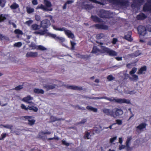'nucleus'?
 I'll use <instances>...</instances> for the list:
<instances>
[{
	"mask_svg": "<svg viewBox=\"0 0 151 151\" xmlns=\"http://www.w3.org/2000/svg\"><path fill=\"white\" fill-rule=\"evenodd\" d=\"M33 99V98L30 95H28L26 97H24L22 99V101L30 104H33L32 101H29L30 100Z\"/></svg>",
	"mask_w": 151,
	"mask_h": 151,
	"instance_id": "9b49d317",
	"label": "nucleus"
},
{
	"mask_svg": "<svg viewBox=\"0 0 151 151\" xmlns=\"http://www.w3.org/2000/svg\"><path fill=\"white\" fill-rule=\"evenodd\" d=\"M33 21L31 20L27 21L25 23L29 26H30V25L33 23Z\"/></svg>",
	"mask_w": 151,
	"mask_h": 151,
	"instance_id": "4d7b16f0",
	"label": "nucleus"
},
{
	"mask_svg": "<svg viewBox=\"0 0 151 151\" xmlns=\"http://www.w3.org/2000/svg\"><path fill=\"white\" fill-rule=\"evenodd\" d=\"M132 76L133 77L132 78H130L129 79L130 80H134L137 81L138 79V76H137L136 75H132Z\"/></svg>",
	"mask_w": 151,
	"mask_h": 151,
	"instance_id": "37998d69",
	"label": "nucleus"
},
{
	"mask_svg": "<svg viewBox=\"0 0 151 151\" xmlns=\"http://www.w3.org/2000/svg\"><path fill=\"white\" fill-rule=\"evenodd\" d=\"M36 9H41L45 11H51L52 10V8L48 9L42 4H41L40 5L38 6L36 8Z\"/></svg>",
	"mask_w": 151,
	"mask_h": 151,
	"instance_id": "dca6fc26",
	"label": "nucleus"
},
{
	"mask_svg": "<svg viewBox=\"0 0 151 151\" xmlns=\"http://www.w3.org/2000/svg\"><path fill=\"white\" fill-rule=\"evenodd\" d=\"M38 53L37 52H28L26 54L27 57L35 58L37 56Z\"/></svg>",
	"mask_w": 151,
	"mask_h": 151,
	"instance_id": "2eb2a0df",
	"label": "nucleus"
},
{
	"mask_svg": "<svg viewBox=\"0 0 151 151\" xmlns=\"http://www.w3.org/2000/svg\"><path fill=\"white\" fill-rule=\"evenodd\" d=\"M93 108V107L90 106H88L86 107V108L87 109L90 111H92Z\"/></svg>",
	"mask_w": 151,
	"mask_h": 151,
	"instance_id": "774afa93",
	"label": "nucleus"
},
{
	"mask_svg": "<svg viewBox=\"0 0 151 151\" xmlns=\"http://www.w3.org/2000/svg\"><path fill=\"white\" fill-rule=\"evenodd\" d=\"M111 3L114 4H117L118 3L119 0H109Z\"/></svg>",
	"mask_w": 151,
	"mask_h": 151,
	"instance_id": "3c124183",
	"label": "nucleus"
},
{
	"mask_svg": "<svg viewBox=\"0 0 151 151\" xmlns=\"http://www.w3.org/2000/svg\"><path fill=\"white\" fill-rule=\"evenodd\" d=\"M50 120L52 122H54L56 121L60 120L59 119H57V118L54 116H51L50 117Z\"/></svg>",
	"mask_w": 151,
	"mask_h": 151,
	"instance_id": "49530a36",
	"label": "nucleus"
},
{
	"mask_svg": "<svg viewBox=\"0 0 151 151\" xmlns=\"http://www.w3.org/2000/svg\"><path fill=\"white\" fill-rule=\"evenodd\" d=\"M147 70V67L146 66L142 67L138 70L137 74H141L143 73V72Z\"/></svg>",
	"mask_w": 151,
	"mask_h": 151,
	"instance_id": "b1692460",
	"label": "nucleus"
},
{
	"mask_svg": "<svg viewBox=\"0 0 151 151\" xmlns=\"http://www.w3.org/2000/svg\"><path fill=\"white\" fill-rule=\"evenodd\" d=\"M147 125V124L145 123H142L137 127L136 129H137L141 130L145 128Z\"/></svg>",
	"mask_w": 151,
	"mask_h": 151,
	"instance_id": "4be33fe9",
	"label": "nucleus"
},
{
	"mask_svg": "<svg viewBox=\"0 0 151 151\" xmlns=\"http://www.w3.org/2000/svg\"><path fill=\"white\" fill-rule=\"evenodd\" d=\"M104 36V35L103 33L98 34L96 35V38L98 39H100Z\"/></svg>",
	"mask_w": 151,
	"mask_h": 151,
	"instance_id": "c03bdc74",
	"label": "nucleus"
},
{
	"mask_svg": "<svg viewBox=\"0 0 151 151\" xmlns=\"http://www.w3.org/2000/svg\"><path fill=\"white\" fill-rule=\"evenodd\" d=\"M28 109L30 110H32L35 112H37L38 110V109L37 107L33 106H28L27 107V110Z\"/></svg>",
	"mask_w": 151,
	"mask_h": 151,
	"instance_id": "c756f323",
	"label": "nucleus"
},
{
	"mask_svg": "<svg viewBox=\"0 0 151 151\" xmlns=\"http://www.w3.org/2000/svg\"><path fill=\"white\" fill-rule=\"evenodd\" d=\"M114 79V77L111 75H109L107 77V79L109 81H111L113 80Z\"/></svg>",
	"mask_w": 151,
	"mask_h": 151,
	"instance_id": "8fccbe9b",
	"label": "nucleus"
},
{
	"mask_svg": "<svg viewBox=\"0 0 151 151\" xmlns=\"http://www.w3.org/2000/svg\"><path fill=\"white\" fill-rule=\"evenodd\" d=\"M37 50H40L44 51L47 50V48L41 45H40L37 46Z\"/></svg>",
	"mask_w": 151,
	"mask_h": 151,
	"instance_id": "4c0bfd02",
	"label": "nucleus"
},
{
	"mask_svg": "<svg viewBox=\"0 0 151 151\" xmlns=\"http://www.w3.org/2000/svg\"><path fill=\"white\" fill-rule=\"evenodd\" d=\"M49 35L50 37H51L52 38L55 39V40L57 37V36H56V35L55 34H52L50 33L49 34Z\"/></svg>",
	"mask_w": 151,
	"mask_h": 151,
	"instance_id": "5fc2aeb1",
	"label": "nucleus"
},
{
	"mask_svg": "<svg viewBox=\"0 0 151 151\" xmlns=\"http://www.w3.org/2000/svg\"><path fill=\"white\" fill-rule=\"evenodd\" d=\"M34 92L37 94H43L44 93V91L42 89L35 88L33 89Z\"/></svg>",
	"mask_w": 151,
	"mask_h": 151,
	"instance_id": "bb28decb",
	"label": "nucleus"
},
{
	"mask_svg": "<svg viewBox=\"0 0 151 151\" xmlns=\"http://www.w3.org/2000/svg\"><path fill=\"white\" fill-rule=\"evenodd\" d=\"M67 88L75 90L81 91L82 90V87H78L76 86L73 85H64Z\"/></svg>",
	"mask_w": 151,
	"mask_h": 151,
	"instance_id": "9d476101",
	"label": "nucleus"
},
{
	"mask_svg": "<svg viewBox=\"0 0 151 151\" xmlns=\"http://www.w3.org/2000/svg\"><path fill=\"white\" fill-rule=\"evenodd\" d=\"M50 21L47 19H44L41 22V27L44 29H47L50 25Z\"/></svg>",
	"mask_w": 151,
	"mask_h": 151,
	"instance_id": "423d86ee",
	"label": "nucleus"
},
{
	"mask_svg": "<svg viewBox=\"0 0 151 151\" xmlns=\"http://www.w3.org/2000/svg\"><path fill=\"white\" fill-rule=\"evenodd\" d=\"M81 56L82 57V59H83L85 60H86L88 59L89 58L91 57V55H82Z\"/></svg>",
	"mask_w": 151,
	"mask_h": 151,
	"instance_id": "c9c22d12",
	"label": "nucleus"
},
{
	"mask_svg": "<svg viewBox=\"0 0 151 151\" xmlns=\"http://www.w3.org/2000/svg\"><path fill=\"white\" fill-rule=\"evenodd\" d=\"M118 40L117 38H114L113 39L112 41V43L113 44H116V42H117Z\"/></svg>",
	"mask_w": 151,
	"mask_h": 151,
	"instance_id": "0e129e2a",
	"label": "nucleus"
},
{
	"mask_svg": "<svg viewBox=\"0 0 151 151\" xmlns=\"http://www.w3.org/2000/svg\"><path fill=\"white\" fill-rule=\"evenodd\" d=\"M124 38L129 41H132V39L131 38V32H128L127 34L125 35Z\"/></svg>",
	"mask_w": 151,
	"mask_h": 151,
	"instance_id": "aec40b11",
	"label": "nucleus"
},
{
	"mask_svg": "<svg viewBox=\"0 0 151 151\" xmlns=\"http://www.w3.org/2000/svg\"><path fill=\"white\" fill-rule=\"evenodd\" d=\"M23 88V86L21 85H19L18 86L16 87L14 89L17 91H19L22 89Z\"/></svg>",
	"mask_w": 151,
	"mask_h": 151,
	"instance_id": "de8ad7c7",
	"label": "nucleus"
},
{
	"mask_svg": "<svg viewBox=\"0 0 151 151\" xmlns=\"http://www.w3.org/2000/svg\"><path fill=\"white\" fill-rule=\"evenodd\" d=\"M22 43L21 42H18L15 43L14 45L15 47H20L22 45Z\"/></svg>",
	"mask_w": 151,
	"mask_h": 151,
	"instance_id": "09e8293b",
	"label": "nucleus"
},
{
	"mask_svg": "<svg viewBox=\"0 0 151 151\" xmlns=\"http://www.w3.org/2000/svg\"><path fill=\"white\" fill-rule=\"evenodd\" d=\"M19 7V5L16 3H13L11 6H10V8L12 10L15 9Z\"/></svg>",
	"mask_w": 151,
	"mask_h": 151,
	"instance_id": "7c9ffc66",
	"label": "nucleus"
},
{
	"mask_svg": "<svg viewBox=\"0 0 151 151\" xmlns=\"http://www.w3.org/2000/svg\"><path fill=\"white\" fill-rule=\"evenodd\" d=\"M32 3L34 5H36L38 4L37 1V0H33Z\"/></svg>",
	"mask_w": 151,
	"mask_h": 151,
	"instance_id": "69168bd1",
	"label": "nucleus"
},
{
	"mask_svg": "<svg viewBox=\"0 0 151 151\" xmlns=\"http://www.w3.org/2000/svg\"><path fill=\"white\" fill-rule=\"evenodd\" d=\"M111 14L109 11L103 9L100 10L98 12V15L101 18L109 19L111 18Z\"/></svg>",
	"mask_w": 151,
	"mask_h": 151,
	"instance_id": "f03ea898",
	"label": "nucleus"
},
{
	"mask_svg": "<svg viewBox=\"0 0 151 151\" xmlns=\"http://www.w3.org/2000/svg\"><path fill=\"white\" fill-rule=\"evenodd\" d=\"M137 30L138 33L140 35L144 36L147 33V31L145 27L140 25L137 27Z\"/></svg>",
	"mask_w": 151,
	"mask_h": 151,
	"instance_id": "39448f33",
	"label": "nucleus"
},
{
	"mask_svg": "<svg viewBox=\"0 0 151 151\" xmlns=\"http://www.w3.org/2000/svg\"><path fill=\"white\" fill-rule=\"evenodd\" d=\"M62 143L63 145H65L67 146H68L70 145V144L69 143L67 142L65 140H63L62 141Z\"/></svg>",
	"mask_w": 151,
	"mask_h": 151,
	"instance_id": "13d9d810",
	"label": "nucleus"
},
{
	"mask_svg": "<svg viewBox=\"0 0 151 151\" xmlns=\"http://www.w3.org/2000/svg\"><path fill=\"white\" fill-rule=\"evenodd\" d=\"M101 49L104 53H106L110 56H115L117 55V53L114 50L105 46H101Z\"/></svg>",
	"mask_w": 151,
	"mask_h": 151,
	"instance_id": "7ed1b4c3",
	"label": "nucleus"
},
{
	"mask_svg": "<svg viewBox=\"0 0 151 151\" xmlns=\"http://www.w3.org/2000/svg\"><path fill=\"white\" fill-rule=\"evenodd\" d=\"M40 17L38 15H36L35 16V19L37 21H39L40 20Z\"/></svg>",
	"mask_w": 151,
	"mask_h": 151,
	"instance_id": "680f3d73",
	"label": "nucleus"
},
{
	"mask_svg": "<svg viewBox=\"0 0 151 151\" xmlns=\"http://www.w3.org/2000/svg\"><path fill=\"white\" fill-rule=\"evenodd\" d=\"M104 99L111 101H115L116 103L120 104L125 103L129 104L131 103L130 101L129 100L127 99H116L114 98H113V99H111V98H109L107 97H101V98H96V99Z\"/></svg>",
	"mask_w": 151,
	"mask_h": 151,
	"instance_id": "f257e3e1",
	"label": "nucleus"
},
{
	"mask_svg": "<svg viewBox=\"0 0 151 151\" xmlns=\"http://www.w3.org/2000/svg\"><path fill=\"white\" fill-rule=\"evenodd\" d=\"M117 137L115 136V137L111 138L110 139V142L112 143L117 139Z\"/></svg>",
	"mask_w": 151,
	"mask_h": 151,
	"instance_id": "603ef678",
	"label": "nucleus"
},
{
	"mask_svg": "<svg viewBox=\"0 0 151 151\" xmlns=\"http://www.w3.org/2000/svg\"><path fill=\"white\" fill-rule=\"evenodd\" d=\"M56 41H57L60 43L62 44L65 42V39L61 37H60L59 36H57L56 40Z\"/></svg>",
	"mask_w": 151,
	"mask_h": 151,
	"instance_id": "c85d7f7f",
	"label": "nucleus"
},
{
	"mask_svg": "<svg viewBox=\"0 0 151 151\" xmlns=\"http://www.w3.org/2000/svg\"><path fill=\"white\" fill-rule=\"evenodd\" d=\"M21 108L23 109H24L26 111L27 110V107H26V106L23 104H21Z\"/></svg>",
	"mask_w": 151,
	"mask_h": 151,
	"instance_id": "bf43d9fd",
	"label": "nucleus"
},
{
	"mask_svg": "<svg viewBox=\"0 0 151 151\" xmlns=\"http://www.w3.org/2000/svg\"><path fill=\"white\" fill-rule=\"evenodd\" d=\"M103 112L106 115L113 117L114 116V113L113 110L108 109H104L103 110Z\"/></svg>",
	"mask_w": 151,
	"mask_h": 151,
	"instance_id": "1a4fd4ad",
	"label": "nucleus"
},
{
	"mask_svg": "<svg viewBox=\"0 0 151 151\" xmlns=\"http://www.w3.org/2000/svg\"><path fill=\"white\" fill-rule=\"evenodd\" d=\"M87 120L86 119H83L81 121L79 122V124H84L86 122Z\"/></svg>",
	"mask_w": 151,
	"mask_h": 151,
	"instance_id": "e2e57ef3",
	"label": "nucleus"
},
{
	"mask_svg": "<svg viewBox=\"0 0 151 151\" xmlns=\"http://www.w3.org/2000/svg\"><path fill=\"white\" fill-rule=\"evenodd\" d=\"M132 139V137H128L126 140V147H127L126 150L127 151H129L131 150L132 148L129 146V143Z\"/></svg>",
	"mask_w": 151,
	"mask_h": 151,
	"instance_id": "a211bd4d",
	"label": "nucleus"
},
{
	"mask_svg": "<svg viewBox=\"0 0 151 151\" xmlns=\"http://www.w3.org/2000/svg\"><path fill=\"white\" fill-rule=\"evenodd\" d=\"M116 123H113V124H117L119 125H121L122 124V122L121 120L117 119L115 120Z\"/></svg>",
	"mask_w": 151,
	"mask_h": 151,
	"instance_id": "ea45409f",
	"label": "nucleus"
},
{
	"mask_svg": "<svg viewBox=\"0 0 151 151\" xmlns=\"http://www.w3.org/2000/svg\"><path fill=\"white\" fill-rule=\"evenodd\" d=\"M101 50L98 48L96 46H93L91 53L97 54L101 52Z\"/></svg>",
	"mask_w": 151,
	"mask_h": 151,
	"instance_id": "5701e85b",
	"label": "nucleus"
},
{
	"mask_svg": "<svg viewBox=\"0 0 151 151\" xmlns=\"http://www.w3.org/2000/svg\"><path fill=\"white\" fill-rule=\"evenodd\" d=\"M147 3L143 6V9L145 12H150L151 13V0H147Z\"/></svg>",
	"mask_w": 151,
	"mask_h": 151,
	"instance_id": "20e7f679",
	"label": "nucleus"
},
{
	"mask_svg": "<svg viewBox=\"0 0 151 151\" xmlns=\"http://www.w3.org/2000/svg\"><path fill=\"white\" fill-rule=\"evenodd\" d=\"M29 47H32V49H37V46H36L35 43H31Z\"/></svg>",
	"mask_w": 151,
	"mask_h": 151,
	"instance_id": "a18cd8bd",
	"label": "nucleus"
},
{
	"mask_svg": "<svg viewBox=\"0 0 151 151\" xmlns=\"http://www.w3.org/2000/svg\"><path fill=\"white\" fill-rule=\"evenodd\" d=\"M91 19L95 22H100L101 19L100 18L96 16L92 15Z\"/></svg>",
	"mask_w": 151,
	"mask_h": 151,
	"instance_id": "a878e982",
	"label": "nucleus"
},
{
	"mask_svg": "<svg viewBox=\"0 0 151 151\" xmlns=\"http://www.w3.org/2000/svg\"><path fill=\"white\" fill-rule=\"evenodd\" d=\"M95 27L97 29L107 30L108 29V27L105 25L101 24H97L95 25Z\"/></svg>",
	"mask_w": 151,
	"mask_h": 151,
	"instance_id": "f8f14e48",
	"label": "nucleus"
},
{
	"mask_svg": "<svg viewBox=\"0 0 151 151\" xmlns=\"http://www.w3.org/2000/svg\"><path fill=\"white\" fill-rule=\"evenodd\" d=\"M14 33L16 34L22 35L23 34L22 32L19 29H16L14 30Z\"/></svg>",
	"mask_w": 151,
	"mask_h": 151,
	"instance_id": "79ce46f5",
	"label": "nucleus"
},
{
	"mask_svg": "<svg viewBox=\"0 0 151 151\" xmlns=\"http://www.w3.org/2000/svg\"><path fill=\"white\" fill-rule=\"evenodd\" d=\"M53 28L54 29L56 30L59 31H64L65 33L67 31V29H66L65 27L58 28L55 26H53Z\"/></svg>",
	"mask_w": 151,
	"mask_h": 151,
	"instance_id": "cd10ccee",
	"label": "nucleus"
},
{
	"mask_svg": "<svg viewBox=\"0 0 151 151\" xmlns=\"http://www.w3.org/2000/svg\"><path fill=\"white\" fill-rule=\"evenodd\" d=\"M27 12L28 14H31L34 12V9L29 7H27L26 8Z\"/></svg>",
	"mask_w": 151,
	"mask_h": 151,
	"instance_id": "f704fd0d",
	"label": "nucleus"
},
{
	"mask_svg": "<svg viewBox=\"0 0 151 151\" xmlns=\"http://www.w3.org/2000/svg\"><path fill=\"white\" fill-rule=\"evenodd\" d=\"M147 17L144 13H141L137 16V19L138 20H143L145 19Z\"/></svg>",
	"mask_w": 151,
	"mask_h": 151,
	"instance_id": "f3484780",
	"label": "nucleus"
},
{
	"mask_svg": "<svg viewBox=\"0 0 151 151\" xmlns=\"http://www.w3.org/2000/svg\"><path fill=\"white\" fill-rule=\"evenodd\" d=\"M70 44L71 46V49L73 50H74L76 43L74 42L70 41Z\"/></svg>",
	"mask_w": 151,
	"mask_h": 151,
	"instance_id": "6e6d98bb",
	"label": "nucleus"
},
{
	"mask_svg": "<svg viewBox=\"0 0 151 151\" xmlns=\"http://www.w3.org/2000/svg\"><path fill=\"white\" fill-rule=\"evenodd\" d=\"M114 116L113 117L114 118L121 116L123 113V110L120 108H116L114 109Z\"/></svg>",
	"mask_w": 151,
	"mask_h": 151,
	"instance_id": "6e6552de",
	"label": "nucleus"
},
{
	"mask_svg": "<svg viewBox=\"0 0 151 151\" xmlns=\"http://www.w3.org/2000/svg\"><path fill=\"white\" fill-rule=\"evenodd\" d=\"M56 86V85L55 84H54L53 85L46 84L45 85L44 87L45 88H46L47 90H49L50 89H52L54 88Z\"/></svg>",
	"mask_w": 151,
	"mask_h": 151,
	"instance_id": "393cba45",
	"label": "nucleus"
},
{
	"mask_svg": "<svg viewBox=\"0 0 151 151\" xmlns=\"http://www.w3.org/2000/svg\"><path fill=\"white\" fill-rule=\"evenodd\" d=\"M145 1V0H133V3L131 6L132 7H136L138 6H140Z\"/></svg>",
	"mask_w": 151,
	"mask_h": 151,
	"instance_id": "0eeeda50",
	"label": "nucleus"
},
{
	"mask_svg": "<svg viewBox=\"0 0 151 151\" xmlns=\"http://www.w3.org/2000/svg\"><path fill=\"white\" fill-rule=\"evenodd\" d=\"M47 30L46 29H44V30H43L41 31L40 32H37V34H40L41 35H44L46 33Z\"/></svg>",
	"mask_w": 151,
	"mask_h": 151,
	"instance_id": "e433bc0d",
	"label": "nucleus"
},
{
	"mask_svg": "<svg viewBox=\"0 0 151 151\" xmlns=\"http://www.w3.org/2000/svg\"><path fill=\"white\" fill-rule=\"evenodd\" d=\"M137 70V68L135 67H134L132 68V70L129 72V73L130 75H133L136 72Z\"/></svg>",
	"mask_w": 151,
	"mask_h": 151,
	"instance_id": "a19ab883",
	"label": "nucleus"
},
{
	"mask_svg": "<svg viewBox=\"0 0 151 151\" xmlns=\"http://www.w3.org/2000/svg\"><path fill=\"white\" fill-rule=\"evenodd\" d=\"M65 34L68 37L73 39L75 37V36L70 30L67 29V31L65 33Z\"/></svg>",
	"mask_w": 151,
	"mask_h": 151,
	"instance_id": "412c9836",
	"label": "nucleus"
},
{
	"mask_svg": "<svg viewBox=\"0 0 151 151\" xmlns=\"http://www.w3.org/2000/svg\"><path fill=\"white\" fill-rule=\"evenodd\" d=\"M31 27L32 29L34 30H36L39 29L40 28V27L39 25L36 24H34L32 25Z\"/></svg>",
	"mask_w": 151,
	"mask_h": 151,
	"instance_id": "473e14b6",
	"label": "nucleus"
},
{
	"mask_svg": "<svg viewBox=\"0 0 151 151\" xmlns=\"http://www.w3.org/2000/svg\"><path fill=\"white\" fill-rule=\"evenodd\" d=\"M44 4L45 5V6L47 8L52 6L51 2L47 0H44Z\"/></svg>",
	"mask_w": 151,
	"mask_h": 151,
	"instance_id": "2f4dec72",
	"label": "nucleus"
},
{
	"mask_svg": "<svg viewBox=\"0 0 151 151\" xmlns=\"http://www.w3.org/2000/svg\"><path fill=\"white\" fill-rule=\"evenodd\" d=\"M129 3L128 0H119L118 5L121 6H128Z\"/></svg>",
	"mask_w": 151,
	"mask_h": 151,
	"instance_id": "4468645a",
	"label": "nucleus"
},
{
	"mask_svg": "<svg viewBox=\"0 0 151 151\" xmlns=\"http://www.w3.org/2000/svg\"><path fill=\"white\" fill-rule=\"evenodd\" d=\"M82 7L83 9H85L87 11L91 10L92 9L93 6L91 4H83L82 6Z\"/></svg>",
	"mask_w": 151,
	"mask_h": 151,
	"instance_id": "6ab92c4d",
	"label": "nucleus"
},
{
	"mask_svg": "<svg viewBox=\"0 0 151 151\" xmlns=\"http://www.w3.org/2000/svg\"><path fill=\"white\" fill-rule=\"evenodd\" d=\"M126 146L123 145H120L119 148V150H121L122 149H124Z\"/></svg>",
	"mask_w": 151,
	"mask_h": 151,
	"instance_id": "338daca9",
	"label": "nucleus"
},
{
	"mask_svg": "<svg viewBox=\"0 0 151 151\" xmlns=\"http://www.w3.org/2000/svg\"><path fill=\"white\" fill-rule=\"evenodd\" d=\"M6 133H3L1 136V137H0V140H1L4 139L5 137H6Z\"/></svg>",
	"mask_w": 151,
	"mask_h": 151,
	"instance_id": "052dcab7",
	"label": "nucleus"
},
{
	"mask_svg": "<svg viewBox=\"0 0 151 151\" xmlns=\"http://www.w3.org/2000/svg\"><path fill=\"white\" fill-rule=\"evenodd\" d=\"M24 118L26 119H27L28 121V124L30 126H32L33 125L35 122V120L34 119L30 120V119H32V116H24Z\"/></svg>",
	"mask_w": 151,
	"mask_h": 151,
	"instance_id": "ddd939ff",
	"label": "nucleus"
},
{
	"mask_svg": "<svg viewBox=\"0 0 151 151\" xmlns=\"http://www.w3.org/2000/svg\"><path fill=\"white\" fill-rule=\"evenodd\" d=\"M141 54L139 51L137 50L134 53V56L135 57H137Z\"/></svg>",
	"mask_w": 151,
	"mask_h": 151,
	"instance_id": "864d4df0",
	"label": "nucleus"
},
{
	"mask_svg": "<svg viewBox=\"0 0 151 151\" xmlns=\"http://www.w3.org/2000/svg\"><path fill=\"white\" fill-rule=\"evenodd\" d=\"M6 19V17L5 15L0 14V22H3Z\"/></svg>",
	"mask_w": 151,
	"mask_h": 151,
	"instance_id": "58836bf2",
	"label": "nucleus"
},
{
	"mask_svg": "<svg viewBox=\"0 0 151 151\" xmlns=\"http://www.w3.org/2000/svg\"><path fill=\"white\" fill-rule=\"evenodd\" d=\"M91 137L90 135V133L88 131H86L85 132V135L83 136V138L85 139H90V137Z\"/></svg>",
	"mask_w": 151,
	"mask_h": 151,
	"instance_id": "72a5a7b5",
	"label": "nucleus"
}]
</instances>
